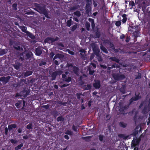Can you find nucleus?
<instances>
[{
  "mask_svg": "<svg viewBox=\"0 0 150 150\" xmlns=\"http://www.w3.org/2000/svg\"><path fill=\"white\" fill-rule=\"evenodd\" d=\"M58 38L57 37H55L54 38H46L45 40V43H51L57 40Z\"/></svg>",
  "mask_w": 150,
  "mask_h": 150,
  "instance_id": "obj_1",
  "label": "nucleus"
},
{
  "mask_svg": "<svg viewBox=\"0 0 150 150\" xmlns=\"http://www.w3.org/2000/svg\"><path fill=\"white\" fill-rule=\"evenodd\" d=\"M68 67L69 70L70 71H73L76 75L78 74L77 73L78 68L77 67H73L72 65H70Z\"/></svg>",
  "mask_w": 150,
  "mask_h": 150,
  "instance_id": "obj_2",
  "label": "nucleus"
},
{
  "mask_svg": "<svg viewBox=\"0 0 150 150\" xmlns=\"http://www.w3.org/2000/svg\"><path fill=\"white\" fill-rule=\"evenodd\" d=\"M113 77L114 79L116 80H122L125 78V76L120 74L113 75Z\"/></svg>",
  "mask_w": 150,
  "mask_h": 150,
  "instance_id": "obj_3",
  "label": "nucleus"
},
{
  "mask_svg": "<svg viewBox=\"0 0 150 150\" xmlns=\"http://www.w3.org/2000/svg\"><path fill=\"white\" fill-rule=\"evenodd\" d=\"M139 144V141L138 139H134L132 141V147L133 148L135 147L134 148V150H135L137 148L136 146L138 145Z\"/></svg>",
  "mask_w": 150,
  "mask_h": 150,
  "instance_id": "obj_4",
  "label": "nucleus"
},
{
  "mask_svg": "<svg viewBox=\"0 0 150 150\" xmlns=\"http://www.w3.org/2000/svg\"><path fill=\"white\" fill-rule=\"evenodd\" d=\"M10 78V77L9 76L6 77H2L0 78V81H2L4 83L6 84L8 82Z\"/></svg>",
  "mask_w": 150,
  "mask_h": 150,
  "instance_id": "obj_5",
  "label": "nucleus"
},
{
  "mask_svg": "<svg viewBox=\"0 0 150 150\" xmlns=\"http://www.w3.org/2000/svg\"><path fill=\"white\" fill-rule=\"evenodd\" d=\"M93 86L95 88L98 89L100 87V81H95L93 84Z\"/></svg>",
  "mask_w": 150,
  "mask_h": 150,
  "instance_id": "obj_6",
  "label": "nucleus"
},
{
  "mask_svg": "<svg viewBox=\"0 0 150 150\" xmlns=\"http://www.w3.org/2000/svg\"><path fill=\"white\" fill-rule=\"evenodd\" d=\"M93 50L95 54L98 56L99 52H100L99 49L98 48L94 47L93 48Z\"/></svg>",
  "mask_w": 150,
  "mask_h": 150,
  "instance_id": "obj_7",
  "label": "nucleus"
},
{
  "mask_svg": "<svg viewBox=\"0 0 150 150\" xmlns=\"http://www.w3.org/2000/svg\"><path fill=\"white\" fill-rule=\"evenodd\" d=\"M42 53L41 50L39 48H37L36 49V55L39 56Z\"/></svg>",
  "mask_w": 150,
  "mask_h": 150,
  "instance_id": "obj_8",
  "label": "nucleus"
},
{
  "mask_svg": "<svg viewBox=\"0 0 150 150\" xmlns=\"http://www.w3.org/2000/svg\"><path fill=\"white\" fill-rule=\"evenodd\" d=\"M63 57V55H62L61 54H56L54 56V58H53V59L54 60L55 59L57 58L60 59L61 58H62Z\"/></svg>",
  "mask_w": 150,
  "mask_h": 150,
  "instance_id": "obj_9",
  "label": "nucleus"
},
{
  "mask_svg": "<svg viewBox=\"0 0 150 150\" xmlns=\"http://www.w3.org/2000/svg\"><path fill=\"white\" fill-rule=\"evenodd\" d=\"M126 16V15L125 14H123L122 16L123 19L122 20V21L123 23H125L127 20V18Z\"/></svg>",
  "mask_w": 150,
  "mask_h": 150,
  "instance_id": "obj_10",
  "label": "nucleus"
},
{
  "mask_svg": "<svg viewBox=\"0 0 150 150\" xmlns=\"http://www.w3.org/2000/svg\"><path fill=\"white\" fill-rule=\"evenodd\" d=\"M20 28L21 29L22 31L24 33H28V31L26 30L27 28L26 27L24 26H22L20 27Z\"/></svg>",
  "mask_w": 150,
  "mask_h": 150,
  "instance_id": "obj_11",
  "label": "nucleus"
},
{
  "mask_svg": "<svg viewBox=\"0 0 150 150\" xmlns=\"http://www.w3.org/2000/svg\"><path fill=\"white\" fill-rule=\"evenodd\" d=\"M21 65V64L20 63H17L14 65V68L16 69H18L19 68V67Z\"/></svg>",
  "mask_w": 150,
  "mask_h": 150,
  "instance_id": "obj_12",
  "label": "nucleus"
},
{
  "mask_svg": "<svg viewBox=\"0 0 150 150\" xmlns=\"http://www.w3.org/2000/svg\"><path fill=\"white\" fill-rule=\"evenodd\" d=\"M91 86L90 84H88L83 87V88L85 90H88L91 88Z\"/></svg>",
  "mask_w": 150,
  "mask_h": 150,
  "instance_id": "obj_13",
  "label": "nucleus"
},
{
  "mask_svg": "<svg viewBox=\"0 0 150 150\" xmlns=\"http://www.w3.org/2000/svg\"><path fill=\"white\" fill-rule=\"evenodd\" d=\"M120 126L123 128L127 126V124L123 122H120L119 123Z\"/></svg>",
  "mask_w": 150,
  "mask_h": 150,
  "instance_id": "obj_14",
  "label": "nucleus"
},
{
  "mask_svg": "<svg viewBox=\"0 0 150 150\" xmlns=\"http://www.w3.org/2000/svg\"><path fill=\"white\" fill-rule=\"evenodd\" d=\"M85 25L87 29V30H89L90 27V24L88 22H86V23Z\"/></svg>",
  "mask_w": 150,
  "mask_h": 150,
  "instance_id": "obj_15",
  "label": "nucleus"
},
{
  "mask_svg": "<svg viewBox=\"0 0 150 150\" xmlns=\"http://www.w3.org/2000/svg\"><path fill=\"white\" fill-rule=\"evenodd\" d=\"M100 49L102 50V51H103V52H104L106 53H108V51L107 49L104 47L103 46H101L100 47Z\"/></svg>",
  "mask_w": 150,
  "mask_h": 150,
  "instance_id": "obj_16",
  "label": "nucleus"
},
{
  "mask_svg": "<svg viewBox=\"0 0 150 150\" xmlns=\"http://www.w3.org/2000/svg\"><path fill=\"white\" fill-rule=\"evenodd\" d=\"M80 54L83 56H85V53L86 51L83 49H81L80 50Z\"/></svg>",
  "mask_w": 150,
  "mask_h": 150,
  "instance_id": "obj_17",
  "label": "nucleus"
},
{
  "mask_svg": "<svg viewBox=\"0 0 150 150\" xmlns=\"http://www.w3.org/2000/svg\"><path fill=\"white\" fill-rule=\"evenodd\" d=\"M23 146V144L22 143L20 145H18L15 148V149L16 150H18L21 149L22 147Z\"/></svg>",
  "mask_w": 150,
  "mask_h": 150,
  "instance_id": "obj_18",
  "label": "nucleus"
},
{
  "mask_svg": "<svg viewBox=\"0 0 150 150\" xmlns=\"http://www.w3.org/2000/svg\"><path fill=\"white\" fill-rule=\"evenodd\" d=\"M32 72L30 71H27L25 74V76H28L30 75H31L32 74Z\"/></svg>",
  "mask_w": 150,
  "mask_h": 150,
  "instance_id": "obj_19",
  "label": "nucleus"
},
{
  "mask_svg": "<svg viewBox=\"0 0 150 150\" xmlns=\"http://www.w3.org/2000/svg\"><path fill=\"white\" fill-rule=\"evenodd\" d=\"M91 66V65L90 66H89V67H88V70L89 71V74H91V75H92L93 74V73H94V71L93 70H92L90 68Z\"/></svg>",
  "mask_w": 150,
  "mask_h": 150,
  "instance_id": "obj_20",
  "label": "nucleus"
},
{
  "mask_svg": "<svg viewBox=\"0 0 150 150\" xmlns=\"http://www.w3.org/2000/svg\"><path fill=\"white\" fill-rule=\"evenodd\" d=\"M71 20L70 19L67 22V25L68 27H70L71 25Z\"/></svg>",
  "mask_w": 150,
  "mask_h": 150,
  "instance_id": "obj_21",
  "label": "nucleus"
},
{
  "mask_svg": "<svg viewBox=\"0 0 150 150\" xmlns=\"http://www.w3.org/2000/svg\"><path fill=\"white\" fill-rule=\"evenodd\" d=\"M43 13L45 15V16L48 18H50V17L48 16L47 12L46 10H44L43 11Z\"/></svg>",
  "mask_w": 150,
  "mask_h": 150,
  "instance_id": "obj_22",
  "label": "nucleus"
},
{
  "mask_svg": "<svg viewBox=\"0 0 150 150\" xmlns=\"http://www.w3.org/2000/svg\"><path fill=\"white\" fill-rule=\"evenodd\" d=\"M27 34H28V35L29 37L30 38L33 39L35 37L34 35L32 34L31 33H30L29 32H28V33H27Z\"/></svg>",
  "mask_w": 150,
  "mask_h": 150,
  "instance_id": "obj_23",
  "label": "nucleus"
},
{
  "mask_svg": "<svg viewBox=\"0 0 150 150\" xmlns=\"http://www.w3.org/2000/svg\"><path fill=\"white\" fill-rule=\"evenodd\" d=\"M140 98V97L139 96H136L135 97H134L132 98L131 100V101L133 100L134 101H136L137 100H138Z\"/></svg>",
  "mask_w": 150,
  "mask_h": 150,
  "instance_id": "obj_24",
  "label": "nucleus"
},
{
  "mask_svg": "<svg viewBox=\"0 0 150 150\" xmlns=\"http://www.w3.org/2000/svg\"><path fill=\"white\" fill-rule=\"evenodd\" d=\"M77 27V25H74L72 26L71 27V31H74L76 28Z\"/></svg>",
  "mask_w": 150,
  "mask_h": 150,
  "instance_id": "obj_25",
  "label": "nucleus"
},
{
  "mask_svg": "<svg viewBox=\"0 0 150 150\" xmlns=\"http://www.w3.org/2000/svg\"><path fill=\"white\" fill-rule=\"evenodd\" d=\"M74 14L76 16L78 17H79L81 15L80 12L79 11H77L74 13Z\"/></svg>",
  "mask_w": 150,
  "mask_h": 150,
  "instance_id": "obj_26",
  "label": "nucleus"
},
{
  "mask_svg": "<svg viewBox=\"0 0 150 150\" xmlns=\"http://www.w3.org/2000/svg\"><path fill=\"white\" fill-rule=\"evenodd\" d=\"M110 59H111V60L115 61L117 62H118L119 61L118 59L115 57L111 58Z\"/></svg>",
  "mask_w": 150,
  "mask_h": 150,
  "instance_id": "obj_27",
  "label": "nucleus"
},
{
  "mask_svg": "<svg viewBox=\"0 0 150 150\" xmlns=\"http://www.w3.org/2000/svg\"><path fill=\"white\" fill-rule=\"evenodd\" d=\"M57 75V73L55 72L52 73V76L53 78V80L56 77Z\"/></svg>",
  "mask_w": 150,
  "mask_h": 150,
  "instance_id": "obj_28",
  "label": "nucleus"
},
{
  "mask_svg": "<svg viewBox=\"0 0 150 150\" xmlns=\"http://www.w3.org/2000/svg\"><path fill=\"white\" fill-rule=\"evenodd\" d=\"M66 51L68 52L71 55H73L74 54V52L72 51H71L69 49H67L66 50Z\"/></svg>",
  "mask_w": 150,
  "mask_h": 150,
  "instance_id": "obj_29",
  "label": "nucleus"
},
{
  "mask_svg": "<svg viewBox=\"0 0 150 150\" xmlns=\"http://www.w3.org/2000/svg\"><path fill=\"white\" fill-rule=\"evenodd\" d=\"M32 123H29L27 125L26 127L28 129H32Z\"/></svg>",
  "mask_w": 150,
  "mask_h": 150,
  "instance_id": "obj_30",
  "label": "nucleus"
},
{
  "mask_svg": "<svg viewBox=\"0 0 150 150\" xmlns=\"http://www.w3.org/2000/svg\"><path fill=\"white\" fill-rule=\"evenodd\" d=\"M121 23L120 21H117L115 23V25L116 26H120L121 25Z\"/></svg>",
  "mask_w": 150,
  "mask_h": 150,
  "instance_id": "obj_31",
  "label": "nucleus"
},
{
  "mask_svg": "<svg viewBox=\"0 0 150 150\" xmlns=\"http://www.w3.org/2000/svg\"><path fill=\"white\" fill-rule=\"evenodd\" d=\"M129 4L131 5V7L132 8L134 5V3L133 1H132L129 2Z\"/></svg>",
  "mask_w": 150,
  "mask_h": 150,
  "instance_id": "obj_32",
  "label": "nucleus"
},
{
  "mask_svg": "<svg viewBox=\"0 0 150 150\" xmlns=\"http://www.w3.org/2000/svg\"><path fill=\"white\" fill-rule=\"evenodd\" d=\"M69 73L68 72H66L65 73V74H62V77L63 78H65L66 77V75H67Z\"/></svg>",
  "mask_w": 150,
  "mask_h": 150,
  "instance_id": "obj_33",
  "label": "nucleus"
},
{
  "mask_svg": "<svg viewBox=\"0 0 150 150\" xmlns=\"http://www.w3.org/2000/svg\"><path fill=\"white\" fill-rule=\"evenodd\" d=\"M71 80V78L70 77H69L68 78L66 79L65 80V81L67 82H70Z\"/></svg>",
  "mask_w": 150,
  "mask_h": 150,
  "instance_id": "obj_34",
  "label": "nucleus"
},
{
  "mask_svg": "<svg viewBox=\"0 0 150 150\" xmlns=\"http://www.w3.org/2000/svg\"><path fill=\"white\" fill-rule=\"evenodd\" d=\"M66 133L69 135H71L72 134V132L70 131H67L66 132Z\"/></svg>",
  "mask_w": 150,
  "mask_h": 150,
  "instance_id": "obj_35",
  "label": "nucleus"
},
{
  "mask_svg": "<svg viewBox=\"0 0 150 150\" xmlns=\"http://www.w3.org/2000/svg\"><path fill=\"white\" fill-rule=\"evenodd\" d=\"M69 85V84H63L62 85L60 84L59 85V86L61 87V88H62V87H66V86H68Z\"/></svg>",
  "mask_w": 150,
  "mask_h": 150,
  "instance_id": "obj_36",
  "label": "nucleus"
},
{
  "mask_svg": "<svg viewBox=\"0 0 150 150\" xmlns=\"http://www.w3.org/2000/svg\"><path fill=\"white\" fill-rule=\"evenodd\" d=\"M57 73V75H60L62 74V72L61 71H55Z\"/></svg>",
  "mask_w": 150,
  "mask_h": 150,
  "instance_id": "obj_37",
  "label": "nucleus"
},
{
  "mask_svg": "<svg viewBox=\"0 0 150 150\" xmlns=\"http://www.w3.org/2000/svg\"><path fill=\"white\" fill-rule=\"evenodd\" d=\"M72 129L74 131H76L77 129L75 126L73 125L72 126Z\"/></svg>",
  "mask_w": 150,
  "mask_h": 150,
  "instance_id": "obj_38",
  "label": "nucleus"
},
{
  "mask_svg": "<svg viewBox=\"0 0 150 150\" xmlns=\"http://www.w3.org/2000/svg\"><path fill=\"white\" fill-rule=\"evenodd\" d=\"M11 142L12 143L14 144H16L17 142V141H15L13 139H11Z\"/></svg>",
  "mask_w": 150,
  "mask_h": 150,
  "instance_id": "obj_39",
  "label": "nucleus"
},
{
  "mask_svg": "<svg viewBox=\"0 0 150 150\" xmlns=\"http://www.w3.org/2000/svg\"><path fill=\"white\" fill-rule=\"evenodd\" d=\"M21 103L20 102H18V103H16L15 105L17 107V108H18V106H19L20 105Z\"/></svg>",
  "mask_w": 150,
  "mask_h": 150,
  "instance_id": "obj_40",
  "label": "nucleus"
},
{
  "mask_svg": "<svg viewBox=\"0 0 150 150\" xmlns=\"http://www.w3.org/2000/svg\"><path fill=\"white\" fill-rule=\"evenodd\" d=\"M94 55L93 54H92L91 55V57H90V59L91 60L94 57Z\"/></svg>",
  "mask_w": 150,
  "mask_h": 150,
  "instance_id": "obj_41",
  "label": "nucleus"
},
{
  "mask_svg": "<svg viewBox=\"0 0 150 150\" xmlns=\"http://www.w3.org/2000/svg\"><path fill=\"white\" fill-rule=\"evenodd\" d=\"M103 136H99V139L100 140L102 141H103Z\"/></svg>",
  "mask_w": 150,
  "mask_h": 150,
  "instance_id": "obj_42",
  "label": "nucleus"
},
{
  "mask_svg": "<svg viewBox=\"0 0 150 150\" xmlns=\"http://www.w3.org/2000/svg\"><path fill=\"white\" fill-rule=\"evenodd\" d=\"M91 27L92 28H93L95 26V24L94 23V22H92L91 23Z\"/></svg>",
  "mask_w": 150,
  "mask_h": 150,
  "instance_id": "obj_43",
  "label": "nucleus"
},
{
  "mask_svg": "<svg viewBox=\"0 0 150 150\" xmlns=\"http://www.w3.org/2000/svg\"><path fill=\"white\" fill-rule=\"evenodd\" d=\"M62 120V118L61 117H58L57 118V120L58 121H60Z\"/></svg>",
  "mask_w": 150,
  "mask_h": 150,
  "instance_id": "obj_44",
  "label": "nucleus"
},
{
  "mask_svg": "<svg viewBox=\"0 0 150 150\" xmlns=\"http://www.w3.org/2000/svg\"><path fill=\"white\" fill-rule=\"evenodd\" d=\"M54 55V54L53 52H51L50 54V56L51 58H52Z\"/></svg>",
  "mask_w": 150,
  "mask_h": 150,
  "instance_id": "obj_45",
  "label": "nucleus"
},
{
  "mask_svg": "<svg viewBox=\"0 0 150 150\" xmlns=\"http://www.w3.org/2000/svg\"><path fill=\"white\" fill-rule=\"evenodd\" d=\"M43 107L45 109H48L49 107V106L48 105H44L43 106Z\"/></svg>",
  "mask_w": 150,
  "mask_h": 150,
  "instance_id": "obj_46",
  "label": "nucleus"
},
{
  "mask_svg": "<svg viewBox=\"0 0 150 150\" xmlns=\"http://www.w3.org/2000/svg\"><path fill=\"white\" fill-rule=\"evenodd\" d=\"M46 64V62H42L41 63H40L39 64V65L40 66H42V65H44Z\"/></svg>",
  "mask_w": 150,
  "mask_h": 150,
  "instance_id": "obj_47",
  "label": "nucleus"
},
{
  "mask_svg": "<svg viewBox=\"0 0 150 150\" xmlns=\"http://www.w3.org/2000/svg\"><path fill=\"white\" fill-rule=\"evenodd\" d=\"M89 21L90 22H91V23L92 22H94V20L92 18H89Z\"/></svg>",
  "mask_w": 150,
  "mask_h": 150,
  "instance_id": "obj_48",
  "label": "nucleus"
},
{
  "mask_svg": "<svg viewBox=\"0 0 150 150\" xmlns=\"http://www.w3.org/2000/svg\"><path fill=\"white\" fill-rule=\"evenodd\" d=\"M8 128L9 129H11L13 128L12 126L11 125H9L8 126Z\"/></svg>",
  "mask_w": 150,
  "mask_h": 150,
  "instance_id": "obj_49",
  "label": "nucleus"
},
{
  "mask_svg": "<svg viewBox=\"0 0 150 150\" xmlns=\"http://www.w3.org/2000/svg\"><path fill=\"white\" fill-rule=\"evenodd\" d=\"M54 63L55 64L57 65H58L59 64L58 61L56 60L55 61Z\"/></svg>",
  "mask_w": 150,
  "mask_h": 150,
  "instance_id": "obj_50",
  "label": "nucleus"
},
{
  "mask_svg": "<svg viewBox=\"0 0 150 150\" xmlns=\"http://www.w3.org/2000/svg\"><path fill=\"white\" fill-rule=\"evenodd\" d=\"M59 46H61L62 47H64V46L63 44H62L61 43H59L58 45Z\"/></svg>",
  "mask_w": 150,
  "mask_h": 150,
  "instance_id": "obj_51",
  "label": "nucleus"
},
{
  "mask_svg": "<svg viewBox=\"0 0 150 150\" xmlns=\"http://www.w3.org/2000/svg\"><path fill=\"white\" fill-rule=\"evenodd\" d=\"M64 137L65 139H69V137L67 135H65L64 136Z\"/></svg>",
  "mask_w": 150,
  "mask_h": 150,
  "instance_id": "obj_52",
  "label": "nucleus"
},
{
  "mask_svg": "<svg viewBox=\"0 0 150 150\" xmlns=\"http://www.w3.org/2000/svg\"><path fill=\"white\" fill-rule=\"evenodd\" d=\"M80 94H79L77 93L76 94V96H77V98H80Z\"/></svg>",
  "mask_w": 150,
  "mask_h": 150,
  "instance_id": "obj_53",
  "label": "nucleus"
},
{
  "mask_svg": "<svg viewBox=\"0 0 150 150\" xmlns=\"http://www.w3.org/2000/svg\"><path fill=\"white\" fill-rule=\"evenodd\" d=\"M148 121L147 122V124L148 125H149V124L150 123V117L148 119Z\"/></svg>",
  "mask_w": 150,
  "mask_h": 150,
  "instance_id": "obj_54",
  "label": "nucleus"
},
{
  "mask_svg": "<svg viewBox=\"0 0 150 150\" xmlns=\"http://www.w3.org/2000/svg\"><path fill=\"white\" fill-rule=\"evenodd\" d=\"M100 66H101V67H103L104 69H106L107 68V67L105 66L101 65Z\"/></svg>",
  "mask_w": 150,
  "mask_h": 150,
  "instance_id": "obj_55",
  "label": "nucleus"
},
{
  "mask_svg": "<svg viewBox=\"0 0 150 150\" xmlns=\"http://www.w3.org/2000/svg\"><path fill=\"white\" fill-rule=\"evenodd\" d=\"M17 5L16 4H14L13 5V7L14 8H16V7Z\"/></svg>",
  "mask_w": 150,
  "mask_h": 150,
  "instance_id": "obj_56",
  "label": "nucleus"
},
{
  "mask_svg": "<svg viewBox=\"0 0 150 150\" xmlns=\"http://www.w3.org/2000/svg\"><path fill=\"white\" fill-rule=\"evenodd\" d=\"M91 64L92 65L94 68L96 67V65L94 64L91 63Z\"/></svg>",
  "mask_w": 150,
  "mask_h": 150,
  "instance_id": "obj_57",
  "label": "nucleus"
},
{
  "mask_svg": "<svg viewBox=\"0 0 150 150\" xmlns=\"http://www.w3.org/2000/svg\"><path fill=\"white\" fill-rule=\"evenodd\" d=\"M12 126V127L13 128H15L16 127V125H11Z\"/></svg>",
  "mask_w": 150,
  "mask_h": 150,
  "instance_id": "obj_58",
  "label": "nucleus"
},
{
  "mask_svg": "<svg viewBox=\"0 0 150 150\" xmlns=\"http://www.w3.org/2000/svg\"><path fill=\"white\" fill-rule=\"evenodd\" d=\"M18 132H19V133H21L22 132V130L21 129H18Z\"/></svg>",
  "mask_w": 150,
  "mask_h": 150,
  "instance_id": "obj_59",
  "label": "nucleus"
},
{
  "mask_svg": "<svg viewBox=\"0 0 150 150\" xmlns=\"http://www.w3.org/2000/svg\"><path fill=\"white\" fill-rule=\"evenodd\" d=\"M93 5H94V6L95 7H96L97 6V4L95 2H94V3H93Z\"/></svg>",
  "mask_w": 150,
  "mask_h": 150,
  "instance_id": "obj_60",
  "label": "nucleus"
},
{
  "mask_svg": "<svg viewBox=\"0 0 150 150\" xmlns=\"http://www.w3.org/2000/svg\"><path fill=\"white\" fill-rule=\"evenodd\" d=\"M119 137H122L123 138V139H125V137H123V135H122V134L119 135Z\"/></svg>",
  "mask_w": 150,
  "mask_h": 150,
  "instance_id": "obj_61",
  "label": "nucleus"
},
{
  "mask_svg": "<svg viewBox=\"0 0 150 150\" xmlns=\"http://www.w3.org/2000/svg\"><path fill=\"white\" fill-rule=\"evenodd\" d=\"M120 37L121 39H123L124 37V35H122L120 36Z\"/></svg>",
  "mask_w": 150,
  "mask_h": 150,
  "instance_id": "obj_62",
  "label": "nucleus"
},
{
  "mask_svg": "<svg viewBox=\"0 0 150 150\" xmlns=\"http://www.w3.org/2000/svg\"><path fill=\"white\" fill-rule=\"evenodd\" d=\"M113 66H111L110 67H108V69H110L112 68H113Z\"/></svg>",
  "mask_w": 150,
  "mask_h": 150,
  "instance_id": "obj_63",
  "label": "nucleus"
},
{
  "mask_svg": "<svg viewBox=\"0 0 150 150\" xmlns=\"http://www.w3.org/2000/svg\"><path fill=\"white\" fill-rule=\"evenodd\" d=\"M98 61H102V59L100 57H99L98 58Z\"/></svg>",
  "mask_w": 150,
  "mask_h": 150,
  "instance_id": "obj_64",
  "label": "nucleus"
}]
</instances>
